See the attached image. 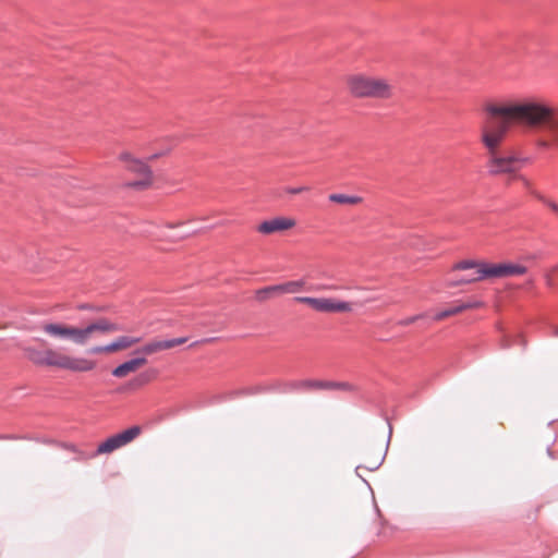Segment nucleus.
Returning <instances> with one entry per match:
<instances>
[{"mask_svg": "<svg viewBox=\"0 0 558 558\" xmlns=\"http://www.w3.org/2000/svg\"><path fill=\"white\" fill-rule=\"evenodd\" d=\"M25 355L36 365L56 367L74 373L89 372L96 367V363L92 360L71 356L57 349L37 350L35 348H26Z\"/></svg>", "mask_w": 558, "mask_h": 558, "instance_id": "obj_2", "label": "nucleus"}, {"mask_svg": "<svg viewBox=\"0 0 558 558\" xmlns=\"http://www.w3.org/2000/svg\"><path fill=\"white\" fill-rule=\"evenodd\" d=\"M512 345V341L510 339H508L507 337H505L501 341V347L504 349H507V348H510Z\"/></svg>", "mask_w": 558, "mask_h": 558, "instance_id": "obj_29", "label": "nucleus"}, {"mask_svg": "<svg viewBox=\"0 0 558 558\" xmlns=\"http://www.w3.org/2000/svg\"><path fill=\"white\" fill-rule=\"evenodd\" d=\"M324 289L332 290V289H335V287H324Z\"/></svg>", "mask_w": 558, "mask_h": 558, "instance_id": "obj_31", "label": "nucleus"}, {"mask_svg": "<svg viewBox=\"0 0 558 558\" xmlns=\"http://www.w3.org/2000/svg\"><path fill=\"white\" fill-rule=\"evenodd\" d=\"M308 190H310V187H307V186H299V187H284V190H283V191H284L286 193H289V194H293V195H294V194H300V193H302V192H306V191H308Z\"/></svg>", "mask_w": 558, "mask_h": 558, "instance_id": "obj_24", "label": "nucleus"}, {"mask_svg": "<svg viewBox=\"0 0 558 558\" xmlns=\"http://www.w3.org/2000/svg\"><path fill=\"white\" fill-rule=\"evenodd\" d=\"M423 317H424V314L414 315V316H411V317H408V318L399 320L398 325H400V326H409V325L415 323L416 320H418V319H421Z\"/></svg>", "mask_w": 558, "mask_h": 558, "instance_id": "obj_22", "label": "nucleus"}, {"mask_svg": "<svg viewBox=\"0 0 558 558\" xmlns=\"http://www.w3.org/2000/svg\"><path fill=\"white\" fill-rule=\"evenodd\" d=\"M482 305H483V303L481 301H472V302L460 303V307H462V312L465 311V310L478 308Z\"/></svg>", "mask_w": 558, "mask_h": 558, "instance_id": "obj_23", "label": "nucleus"}, {"mask_svg": "<svg viewBox=\"0 0 558 558\" xmlns=\"http://www.w3.org/2000/svg\"><path fill=\"white\" fill-rule=\"evenodd\" d=\"M162 154H155L148 157V160H155L156 158L160 157Z\"/></svg>", "mask_w": 558, "mask_h": 558, "instance_id": "obj_30", "label": "nucleus"}, {"mask_svg": "<svg viewBox=\"0 0 558 558\" xmlns=\"http://www.w3.org/2000/svg\"><path fill=\"white\" fill-rule=\"evenodd\" d=\"M445 311H446V313H448V317H450V316H453V315H457V314L461 313L462 312V307H460V304H458V305L451 306V307H449V308H447Z\"/></svg>", "mask_w": 558, "mask_h": 558, "instance_id": "obj_25", "label": "nucleus"}, {"mask_svg": "<svg viewBox=\"0 0 558 558\" xmlns=\"http://www.w3.org/2000/svg\"><path fill=\"white\" fill-rule=\"evenodd\" d=\"M518 179L523 183L526 189H531V182L523 175H519Z\"/></svg>", "mask_w": 558, "mask_h": 558, "instance_id": "obj_28", "label": "nucleus"}, {"mask_svg": "<svg viewBox=\"0 0 558 558\" xmlns=\"http://www.w3.org/2000/svg\"><path fill=\"white\" fill-rule=\"evenodd\" d=\"M384 458H385V456L381 453V450H380L378 452V454L376 456V458L372 462L366 464L364 468L368 471H375L381 465Z\"/></svg>", "mask_w": 558, "mask_h": 558, "instance_id": "obj_20", "label": "nucleus"}, {"mask_svg": "<svg viewBox=\"0 0 558 558\" xmlns=\"http://www.w3.org/2000/svg\"><path fill=\"white\" fill-rule=\"evenodd\" d=\"M447 317H448V313H446V311L444 310V311H440V312L435 314L434 320L440 322V320H442V319H445Z\"/></svg>", "mask_w": 558, "mask_h": 558, "instance_id": "obj_27", "label": "nucleus"}, {"mask_svg": "<svg viewBox=\"0 0 558 558\" xmlns=\"http://www.w3.org/2000/svg\"><path fill=\"white\" fill-rule=\"evenodd\" d=\"M306 281L304 279L291 280L280 283L281 293L295 294L305 290Z\"/></svg>", "mask_w": 558, "mask_h": 558, "instance_id": "obj_15", "label": "nucleus"}, {"mask_svg": "<svg viewBox=\"0 0 558 558\" xmlns=\"http://www.w3.org/2000/svg\"><path fill=\"white\" fill-rule=\"evenodd\" d=\"M294 301L306 304L319 313H345L352 311V303L331 298L296 296Z\"/></svg>", "mask_w": 558, "mask_h": 558, "instance_id": "obj_9", "label": "nucleus"}, {"mask_svg": "<svg viewBox=\"0 0 558 558\" xmlns=\"http://www.w3.org/2000/svg\"><path fill=\"white\" fill-rule=\"evenodd\" d=\"M187 341L186 337L174 338L169 340H153L142 348L136 350V353L142 354L144 357L154 353L172 349L177 345H181Z\"/></svg>", "mask_w": 558, "mask_h": 558, "instance_id": "obj_11", "label": "nucleus"}, {"mask_svg": "<svg viewBox=\"0 0 558 558\" xmlns=\"http://www.w3.org/2000/svg\"><path fill=\"white\" fill-rule=\"evenodd\" d=\"M117 351H120L119 342L117 339L107 345H97L88 350V352L92 354L112 353Z\"/></svg>", "mask_w": 558, "mask_h": 558, "instance_id": "obj_17", "label": "nucleus"}, {"mask_svg": "<svg viewBox=\"0 0 558 558\" xmlns=\"http://www.w3.org/2000/svg\"><path fill=\"white\" fill-rule=\"evenodd\" d=\"M147 363V359L144 356H137L134 359H131L119 366H117L112 371V375L118 378H122L128 376L130 373H133L137 371L141 366L145 365Z\"/></svg>", "mask_w": 558, "mask_h": 558, "instance_id": "obj_13", "label": "nucleus"}, {"mask_svg": "<svg viewBox=\"0 0 558 558\" xmlns=\"http://www.w3.org/2000/svg\"><path fill=\"white\" fill-rule=\"evenodd\" d=\"M454 269H476V277L473 279H463L462 282H477L490 278L517 277L526 274L527 268L522 264L500 263L489 264L476 260H461L457 263Z\"/></svg>", "mask_w": 558, "mask_h": 558, "instance_id": "obj_5", "label": "nucleus"}, {"mask_svg": "<svg viewBox=\"0 0 558 558\" xmlns=\"http://www.w3.org/2000/svg\"><path fill=\"white\" fill-rule=\"evenodd\" d=\"M271 389L279 391L281 393H290V392H311V391H316V390L354 391L355 387L348 381L301 379V380L279 381Z\"/></svg>", "mask_w": 558, "mask_h": 558, "instance_id": "obj_6", "label": "nucleus"}, {"mask_svg": "<svg viewBox=\"0 0 558 558\" xmlns=\"http://www.w3.org/2000/svg\"><path fill=\"white\" fill-rule=\"evenodd\" d=\"M142 429L140 426H132L121 433L110 436L105 441L100 442L97 447L96 452L93 457L99 454H109L128 444L132 442L141 434Z\"/></svg>", "mask_w": 558, "mask_h": 558, "instance_id": "obj_10", "label": "nucleus"}, {"mask_svg": "<svg viewBox=\"0 0 558 558\" xmlns=\"http://www.w3.org/2000/svg\"><path fill=\"white\" fill-rule=\"evenodd\" d=\"M167 227H169V228H173V227H174V225H172V223H168V225H167Z\"/></svg>", "mask_w": 558, "mask_h": 558, "instance_id": "obj_32", "label": "nucleus"}, {"mask_svg": "<svg viewBox=\"0 0 558 558\" xmlns=\"http://www.w3.org/2000/svg\"><path fill=\"white\" fill-rule=\"evenodd\" d=\"M294 226L295 220L293 218L276 217L259 223L257 231L262 234H272L292 229Z\"/></svg>", "mask_w": 558, "mask_h": 558, "instance_id": "obj_12", "label": "nucleus"}, {"mask_svg": "<svg viewBox=\"0 0 558 558\" xmlns=\"http://www.w3.org/2000/svg\"><path fill=\"white\" fill-rule=\"evenodd\" d=\"M456 265H457V264H454L453 266H456ZM452 270H456V269H454V267H452ZM472 270H473V272H472V274H470V275L461 276L460 278H457V279H454V280L449 281V282H448V286H449V287H457V286H460V284H468L469 282H466V281H465V282H464V281L462 282L461 280H463V279H473V278H475V277H476V269H472Z\"/></svg>", "mask_w": 558, "mask_h": 558, "instance_id": "obj_19", "label": "nucleus"}, {"mask_svg": "<svg viewBox=\"0 0 558 558\" xmlns=\"http://www.w3.org/2000/svg\"><path fill=\"white\" fill-rule=\"evenodd\" d=\"M487 116L481 129V142L487 150L486 167L490 175L517 173L531 158L522 157L514 150L500 151L498 148L512 124L537 125L549 123L551 112L543 105L534 102H487Z\"/></svg>", "mask_w": 558, "mask_h": 558, "instance_id": "obj_1", "label": "nucleus"}, {"mask_svg": "<svg viewBox=\"0 0 558 558\" xmlns=\"http://www.w3.org/2000/svg\"><path fill=\"white\" fill-rule=\"evenodd\" d=\"M119 159L125 163V169L136 175L140 179L130 181L125 184L126 187L143 191L151 186L153 184V171L150 167L143 160L134 158L130 153H122Z\"/></svg>", "mask_w": 558, "mask_h": 558, "instance_id": "obj_7", "label": "nucleus"}, {"mask_svg": "<svg viewBox=\"0 0 558 558\" xmlns=\"http://www.w3.org/2000/svg\"><path fill=\"white\" fill-rule=\"evenodd\" d=\"M149 380H150V377L147 373L141 374L136 378V381L138 383V385L147 384Z\"/></svg>", "mask_w": 558, "mask_h": 558, "instance_id": "obj_26", "label": "nucleus"}, {"mask_svg": "<svg viewBox=\"0 0 558 558\" xmlns=\"http://www.w3.org/2000/svg\"><path fill=\"white\" fill-rule=\"evenodd\" d=\"M329 201L337 204L344 205H357L362 202V197L356 195H347L340 193H333L328 196Z\"/></svg>", "mask_w": 558, "mask_h": 558, "instance_id": "obj_16", "label": "nucleus"}, {"mask_svg": "<svg viewBox=\"0 0 558 558\" xmlns=\"http://www.w3.org/2000/svg\"><path fill=\"white\" fill-rule=\"evenodd\" d=\"M349 93L355 98L389 99L393 86L387 78L363 73L352 74L347 78Z\"/></svg>", "mask_w": 558, "mask_h": 558, "instance_id": "obj_4", "label": "nucleus"}, {"mask_svg": "<svg viewBox=\"0 0 558 558\" xmlns=\"http://www.w3.org/2000/svg\"><path fill=\"white\" fill-rule=\"evenodd\" d=\"M117 340L119 342L120 350H125V349H129V348L133 347L134 344L138 343L142 340V338L121 336V337L117 338Z\"/></svg>", "mask_w": 558, "mask_h": 558, "instance_id": "obj_18", "label": "nucleus"}, {"mask_svg": "<svg viewBox=\"0 0 558 558\" xmlns=\"http://www.w3.org/2000/svg\"><path fill=\"white\" fill-rule=\"evenodd\" d=\"M521 102H534L538 105H543L544 107L548 108L551 112V121L549 123H541L537 125H525L526 128L539 130L544 129L549 133V138H537L535 141V146L539 149H548L553 146L558 147V112L556 109L543 100H537L533 98L524 99Z\"/></svg>", "mask_w": 558, "mask_h": 558, "instance_id": "obj_8", "label": "nucleus"}, {"mask_svg": "<svg viewBox=\"0 0 558 558\" xmlns=\"http://www.w3.org/2000/svg\"><path fill=\"white\" fill-rule=\"evenodd\" d=\"M41 329L49 336L62 339H70L78 345L87 343L94 332L111 333L122 328L107 318H99L83 328L63 324H45Z\"/></svg>", "mask_w": 558, "mask_h": 558, "instance_id": "obj_3", "label": "nucleus"}, {"mask_svg": "<svg viewBox=\"0 0 558 558\" xmlns=\"http://www.w3.org/2000/svg\"><path fill=\"white\" fill-rule=\"evenodd\" d=\"M282 294L283 293H281L280 284H274V286H268V287L258 289L255 292V299L258 302H265L271 298L282 295Z\"/></svg>", "mask_w": 558, "mask_h": 558, "instance_id": "obj_14", "label": "nucleus"}, {"mask_svg": "<svg viewBox=\"0 0 558 558\" xmlns=\"http://www.w3.org/2000/svg\"><path fill=\"white\" fill-rule=\"evenodd\" d=\"M532 194L535 195L541 202H543L551 210H554L556 214H558V204L557 203L546 198L545 196H543L538 193L532 192Z\"/></svg>", "mask_w": 558, "mask_h": 558, "instance_id": "obj_21", "label": "nucleus"}]
</instances>
